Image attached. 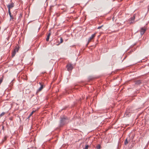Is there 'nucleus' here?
<instances>
[{
  "instance_id": "f257e3e1",
  "label": "nucleus",
  "mask_w": 149,
  "mask_h": 149,
  "mask_svg": "<svg viewBox=\"0 0 149 149\" xmlns=\"http://www.w3.org/2000/svg\"><path fill=\"white\" fill-rule=\"evenodd\" d=\"M60 120V126H62L68 123V118L67 117H63L61 118Z\"/></svg>"
},
{
  "instance_id": "f03ea898",
  "label": "nucleus",
  "mask_w": 149,
  "mask_h": 149,
  "mask_svg": "<svg viewBox=\"0 0 149 149\" xmlns=\"http://www.w3.org/2000/svg\"><path fill=\"white\" fill-rule=\"evenodd\" d=\"M19 47L18 45H17L15 48L14 49V51L12 53V57H13L15 56L16 52H17L19 49Z\"/></svg>"
},
{
  "instance_id": "7ed1b4c3",
  "label": "nucleus",
  "mask_w": 149,
  "mask_h": 149,
  "mask_svg": "<svg viewBox=\"0 0 149 149\" xmlns=\"http://www.w3.org/2000/svg\"><path fill=\"white\" fill-rule=\"evenodd\" d=\"M66 67L67 70L68 71L71 70L73 68V66L71 63L68 64L66 65Z\"/></svg>"
},
{
  "instance_id": "20e7f679",
  "label": "nucleus",
  "mask_w": 149,
  "mask_h": 149,
  "mask_svg": "<svg viewBox=\"0 0 149 149\" xmlns=\"http://www.w3.org/2000/svg\"><path fill=\"white\" fill-rule=\"evenodd\" d=\"M96 35V33H94L93 34H92L91 36L89 38L88 41V44L91 42V40L93 39L94 38L95 36Z\"/></svg>"
},
{
  "instance_id": "39448f33",
  "label": "nucleus",
  "mask_w": 149,
  "mask_h": 149,
  "mask_svg": "<svg viewBox=\"0 0 149 149\" xmlns=\"http://www.w3.org/2000/svg\"><path fill=\"white\" fill-rule=\"evenodd\" d=\"M14 6V3L13 2L11 3L10 4H8L7 6V7L8 9V10H10V9L11 8H12Z\"/></svg>"
},
{
  "instance_id": "423d86ee",
  "label": "nucleus",
  "mask_w": 149,
  "mask_h": 149,
  "mask_svg": "<svg viewBox=\"0 0 149 149\" xmlns=\"http://www.w3.org/2000/svg\"><path fill=\"white\" fill-rule=\"evenodd\" d=\"M135 18V15H134L132 17H131V20L129 21V22L130 24L133 23L134 22V20Z\"/></svg>"
},
{
  "instance_id": "0eeeda50",
  "label": "nucleus",
  "mask_w": 149,
  "mask_h": 149,
  "mask_svg": "<svg viewBox=\"0 0 149 149\" xmlns=\"http://www.w3.org/2000/svg\"><path fill=\"white\" fill-rule=\"evenodd\" d=\"M146 31V29L143 28H142L140 31V33L141 35H143Z\"/></svg>"
},
{
  "instance_id": "6e6552de",
  "label": "nucleus",
  "mask_w": 149,
  "mask_h": 149,
  "mask_svg": "<svg viewBox=\"0 0 149 149\" xmlns=\"http://www.w3.org/2000/svg\"><path fill=\"white\" fill-rule=\"evenodd\" d=\"M141 83V81L140 80H138L135 81V84L137 85L140 84Z\"/></svg>"
},
{
  "instance_id": "1a4fd4ad",
  "label": "nucleus",
  "mask_w": 149,
  "mask_h": 149,
  "mask_svg": "<svg viewBox=\"0 0 149 149\" xmlns=\"http://www.w3.org/2000/svg\"><path fill=\"white\" fill-rule=\"evenodd\" d=\"M43 88V85H41L40 87L39 88L37 91V92L38 93Z\"/></svg>"
},
{
  "instance_id": "9d476101",
  "label": "nucleus",
  "mask_w": 149,
  "mask_h": 149,
  "mask_svg": "<svg viewBox=\"0 0 149 149\" xmlns=\"http://www.w3.org/2000/svg\"><path fill=\"white\" fill-rule=\"evenodd\" d=\"M8 13H9V15L10 16V20H11V19H13V16H12V15H11L10 10H8Z\"/></svg>"
},
{
  "instance_id": "9b49d317",
  "label": "nucleus",
  "mask_w": 149,
  "mask_h": 149,
  "mask_svg": "<svg viewBox=\"0 0 149 149\" xmlns=\"http://www.w3.org/2000/svg\"><path fill=\"white\" fill-rule=\"evenodd\" d=\"M51 33H48V35H47V38H46V41H49V38L50 36L51 35Z\"/></svg>"
},
{
  "instance_id": "f8f14e48",
  "label": "nucleus",
  "mask_w": 149,
  "mask_h": 149,
  "mask_svg": "<svg viewBox=\"0 0 149 149\" xmlns=\"http://www.w3.org/2000/svg\"><path fill=\"white\" fill-rule=\"evenodd\" d=\"M129 142H128V138H127L124 141V144L127 145Z\"/></svg>"
},
{
  "instance_id": "ddd939ff",
  "label": "nucleus",
  "mask_w": 149,
  "mask_h": 149,
  "mask_svg": "<svg viewBox=\"0 0 149 149\" xmlns=\"http://www.w3.org/2000/svg\"><path fill=\"white\" fill-rule=\"evenodd\" d=\"M94 78L92 76H90L88 77V79L89 80H92Z\"/></svg>"
},
{
  "instance_id": "4468645a",
  "label": "nucleus",
  "mask_w": 149,
  "mask_h": 149,
  "mask_svg": "<svg viewBox=\"0 0 149 149\" xmlns=\"http://www.w3.org/2000/svg\"><path fill=\"white\" fill-rule=\"evenodd\" d=\"M63 42V39H62V38H60V42L57 45H58L59 44H60V43H62Z\"/></svg>"
},
{
  "instance_id": "2eb2a0df",
  "label": "nucleus",
  "mask_w": 149,
  "mask_h": 149,
  "mask_svg": "<svg viewBox=\"0 0 149 149\" xmlns=\"http://www.w3.org/2000/svg\"><path fill=\"white\" fill-rule=\"evenodd\" d=\"M96 148L97 149H100L101 148V146L100 145H98L96 146Z\"/></svg>"
},
{
  "instance_id": "dca6fc26",
  "label": "nucleus",
  "mask_w": 149,
  "mask_h": 149,
  "mask_svg": "<svg viewBox=\"0 0 149 149\" xmlns=\"http://www.w3.org/2000/svg\"><path fill=\"white\" fill-rule=\"evenodd\" d=\"M125 116H130V114H129V113H125Z\"/></svg>"
},
{
  "instance_id": "f3484780",
  "label": "nucleus",
  "mask_w": 149,
  "mask_h": 149,
  "mask_svg": "<svg viewBox=\"0 0 149 149\" xmlns=\"http://www.w3.org/2000/svg\"><path fill=\"white\" fill-rule=\"evenodd\" d=\"M5 114V113L4 112H3L0 115V116L2 117Z\"/></svg>"
},
{
  "instance_id": "a211bd4d",
  "label": "nucleus",
  "mask_w": 149,
  "mask_h": 149,
  "mask_svg": "<svg viewBox=\"0 0 149 149\" xmlns=\"http://www.w3.org/2000/svg\"><path fill=\"white\" fill-rule=\"evenodd\" d=\"M3 78L2 77H1L0 78V84L3 81Z\"/></svg>"
},
{
  "instance_id": "6ab92c4d",
  "label": "nucleus",
  "mask_w": 149,
  "mask_h": 149,
  "mask_svg": "<svg viewBox=\"0 0 149 149\" xmlns=\"http://www.w3.org/2000/svg\"><path fill=\"white\" fill-rule=\"evenodd\" d=\"M130 137L131 139L132 140L134 138V136L132 135L131 136H130Z\"/></svg>"
},
{
  "instance_id": "aec40b11",
  "label": "nucleus",
  "mask_w": 149,
  "mask_h": 149,
  "mask_svg": "<svg viewBox=\"0 0 149 149\" xmlns=\"http://www.w3.org/2000/svg\"><path fill=\"white\" fill-rule=\"evenodd\" d=\"M103 26V25H102L100 26H99L97 27V29H100L101 27H102Z\"/></svg>"
},
{
  "instance_id": "412c9836",
  "label": "nucleus",
  "mask_w": 149,
  "mask_h": 149,
  "mask_svg": "<svg viewBox=\"0 0 149 149\" xmlns=\"http://www.w3.org/2000/svg\"><path fill=\"white\" fill-rule=\"evenodd\" d=\"M128 138V142H129L130 140H132L130 137V136H129V137Z\"/></svg>"
},
{
  "instance_id": "4be33fe9",
  "label": "nucleus",
  "mask_w": 149,
  "mask_h": 149,
  "mask_svg": "<svg viewBox=\"0 0 149 149\" xmlns=\"http://www.w3.org/2000/svg\"><path fill=\"white\" fill-rule=\"evenodd\" d=\"M88 146H88V145L86 146L84 149H88Z\"/></svg>"
},
{
  "instance_id": "5701e85b",
  "label": "nucleus",
  "mask_w": 149,
  "mask_h": 149,
  "mask_svg": "<svg viewBox=\"0 0 149 149\" xmlns=\"http://www.w3.org/2000/svg\"><path fill=\"white\" fill-rule=\"evenodd\" d=\"M34 112V111H32L31 113L30 114V116H31L32 114H33V112Z\"/></svg>"
},
{
  "instance_id": "b1692460",
  "label": "nucleus",
  "mask_w": 149,
  "mask_h": 149,
  "mask_svg": "<svg viewBox=\"0 0 149 149\" xmlns=\"http://www.w3.org/2000/svg\"><path fill=\"white\" fill-rule=\"evenodd\" d=\"M30 117V115H29V116L27 118V119H29V118Z\"/></svg>"
},
{
  "instance_id": "393cba45",
  "label": "nucleus",
  "mask_w": 149,
  "mask_h": 149,
  "mask_svg": "<svg viewBox=\"0 0 149 149\" xmlns=\"http://www.w3.org/2000/svg\"><path fill=\"white\" fill-rule=\"evenodd\" d=\"M39 84H40V86H41V85H43L42 84H41V83L40 82L39 83Z\"/></svg>"
},
{
  "instance_id": "a878e982",
  "label": "nucleus",
  "mask_w": 149,
  "mask_h": 149,
  "mask_svg": "<svg viewBox=\"0 0 149 149\" xmlns=\"http://www.w3.org/2000/svg\"><path fill=\"white\" fill-rule=\"evenodd\" d=\"M114 17H113L112 18V19H113V20L114 19Z\"/></svg>"
}]
</instances>
